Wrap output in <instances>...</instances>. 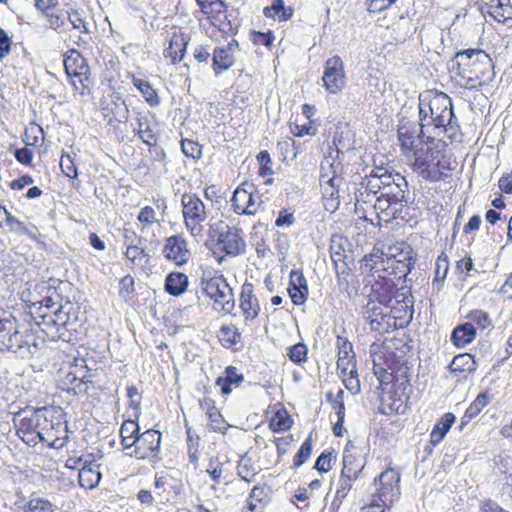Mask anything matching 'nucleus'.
<instances>
[{
  "label": "nucleus",
  "mask_w": 512,
  "mask_h": 512,
  "mask_svg": "<svg viewBox=\"0 0 512 512\" xmlns=\"http://www.w3.org/2000/svg\"><path fill=\"white\" fill-rule=\"evenodd\" d=\"M419 120L422 136L425 135V129L432 127L431 132L435 138L443 133L449 139H454L458 130L452 100L444 92L429 90L419 95Z\"/></svg>",
  "instance_id": "nucleus-1"
},
{
  "label": "nucleus",
  "mask_w": 512,
  "mask_h": 512,
  "mask_svg": "<svg viewBox=\"0 0 512 512\" xmlns=\"http://www.w3.org/2000/svg\"><path fill=\"white\" fill-rule=\"evenodd\" d=\"M51 417V410L47 407L33 408L26 406L14 414L13 423L17 433L22 435V439L35 435L31 438V441L38 438L40 442H47L53 438L51 432L54 429V422Z\"/></svg>",
  "instance_id": "nucleus-2"
},
{
  "label": "nucleus",
  "mask_w": 512,
  "mask_h": 512,
  "mask_svg": "<svg viewBox=\"0 0 512 512\" xmlns=\"http://www.w3.org/2000/svg\"><path fill=\"white\" fill-rule=\"evenodd\" d=\"M201 290L213 301L214 310L232 314L235 309L234 294L223 275L202 278Z\"/></svg>",
  "instance_id": "nucleus-3"
},
{
  "label": "nucleus",
  "mask_w": 512,
  "mask_h": 512,
  "mask_svg": "<svg viewBox=\"0 0 512 512\" xmlns=\"http://www.w3.org/2000/svg\"><path fill=\"white\" fill-rule=\"evenodd\" d=\"M184 224L192 236H201L208 213L203 201L193 193H184L181 197Z\"/></svg>",
  "instance_id": "nucleus-4"
},
{
  "label": "nucleus",
  "mask_w": 512,
  "mask_h": 512,
  "mask_svg": "<svg viewBox=\"0 0 512 512\" xmlns=\"http://www.w3.org/2000/svg\"><path fill=\"white\" fill-rule=\"evenodd\" d=\"M458 66L468 65L472 66V70L477 79L483 82H491L495 77L494 64L490 56L480 49H467L456 53Z\"/></svg>",
  "instance_id": "nucleus-5"
},
{
  "label": "nucleus",
  "mask_w": 512,
  "mask_h": 512,
  "mask_svg": "<svg viewBox=\"0 0 512 512\" xmlns=\"http://www.w3.org/2000/svg\"><path fill=\"white\" fill-rule=\"evenodd\" d=\"M44 340H38L33 334H21L19 328L17 332L10 333L0 344V351H9L22 359H29L35 356Z\"/></svg>",
  "instance_id": "nucleus-6"
},
{
  "label": "nucleus",
  "mask_w": 512,
  "mask_h": 512,
  "mask_svg": "<svg viewBox=\"0 0 512 512\" xmlns=\"http://www.w3.org/2000/svg\"><path fill=\"white\" fill-rule=\"evenodd\" d=\"M398 139L401 143V147L404 154L414 151L418 148V143H431L435 137L431 131L425 129V135L421 133V121L419 124L414 122H402L398 128Z\"/></svg>",
  "instance_id": "nucleus-7"
},
{
  "label": "nucleus",
  "mask_w": 512,
  "mask_h": 512,
  "mask_svg": "<svg viewBox=\"0 0 512 512\" xmlns=\"http://www.w3.org/2000/svg\"><path fill=\"white\" fill-rule=\"evenodd\" d=\"M399 482L400 473L394 469H387L374 480L376 492L373 495L384 504L392 505L400 495Z\"/></svg>",
  "instance_id": "nucleus-8"
},
{
  "label": "nucleus",
  "mask_w": 512,
  "mask_h": 512,
  "mask_svg": "<svg viewBox=\"0 0 512 512\" xmlns=\"http://www.w3.org/2000/svg\"><path fill=\"white\" fill-rule=\"evenodd\" d=\"M390 180H385L382 186V197H387L390 201H394L402 208L404 204L409 202L408 183L404 176L395 171L386 168V175Z\"/></svg>",
  "instance_id": "nucleus-9"
},
{
  "label": "nucleus",
  "mask_w": 512,
  "mask_h": 512,
  "mask_svg": "<svg viewBox=\"0 0 512 512\" xmlns=\"http://www.w3.org/2000/svg\"><path fill=\"white\" fill-rule=\"evenodd\" d=\"M324 86L330 93H338L345 86L343 61L339 56L327 59L322 77Z\"/></svg>",
  "instance_id": "nucleus-10"
},
{
  "label": "nucleus",
  "mask_w": 512,
  "mask_h": 512,
  "mask_svg": "<svg viewBox=\"0 0 512 512\" xmlns=\"http://www.w3.org/2000/svg\"><path fill=\"white\" fill-rule=\"evenodd\" d=\"M135 449L132 452L137 459H146L155 456L161 444V433L154 429H148L139 433L134 439Z\"/></svg>",
  "instance_id": "nucleus-11"
},
{
  "label": "nucleus",
  "mask_w": 512,
  "mask_h": 512,
  "mask_svg": "<svg viewBox=\"0 0 512 512\" xmlns=\"http://www.w3.org/2000/svg\"><path fill=\"white\" fill-rule=\"evenodd\" d=\"M348 241L340 236H333L330 244V257L334 264L335 272L339 281H346L350 268L348 264V255L346 252Z\"/></svg>",
  "instance_id": "nucleus-12"
},
{
  "label": "nucleus",
  "mask_w": 512,
  "mask_h": 512,
  "mask_svg": "<svg viewBox=\"0 0 512 512\" xmlns=\"http://www.w3.org/2000/svg\"><path fill=\"white\" fill-rule=\"evenodd\" d=\"M242 230L237 227L225 226V230L218 235V245L221 249L231 256H238L245 252L246 244L242 236Z\"/></svg>",
  "instance_id": "nucleus-13"
},
{
  "label": "nucleus",
  "mask_w": 512,
  "mask_h": 512,
  "mask_svg": "<svg viewBox=\"0 0 512 512\" xmlns=\"http://www.w3.org/2000/svg\"><path fill=\"white\" fill-rule=\"evenodd\" d=\"M163 255L177 266L186 264L190 259V251L186 240L180 235H173L165 240Z\"/></svg>",
  "instance_id": "nucleus-14"
},
{
  "label": "nucleus",
  "mask_w": 512,
  "mask_h": 512,
  "mask_svg": "<svg viewBox=\"0 0 512 512\" xmlns=\"http://www.w3.org/2000/svg\"><path fill=\"white\" fill-rule=\"evenodd\" d=\"M65 72L69 77H77L83 84L89 79L90 68L86 59L75 49L69 50L64 58Z\"/></svg>",
  "instance_id": "nucleus-15"
},
{
  "label": "nucleus",
  "mask_w": 512,
  "mask_h": 512,
  "mask_svg": "<svg viewBox=\"0 0 512 512\" xmlns=\"http://www.w3.org/2000/svg\"><path fill=\"white\" fill-rule=\"evenodd\" d=\"M290 281L288 287L289 296L293 304L303 305L308 296V284L303 272L295 269L290 272Z\"/></svg>",
  "instance_id": "nucleus-16"
},
{
  "label": "nucleus",
  "mask_w": 512,
  "mask_h": 512,
  "mask_svg": "<svg viewBox=\"0 0 512 512\" xmlns=\"http://www.w3.org/2000/svg\"><path fill=\"white\" fill-rule=\"evenodd\" d=\"M240 308L246 321H253L259 315V302L253 293V285L250 283H245L242 286Z\"/></svg>",
  "instance_id": "nucleus-17"
},
{
  "label": "nucleus",
  "mask_w": 512,
  "mask_h": 512,
  "mask_svg": "<svg viewBox=\"0 0 512 512\" xmlns=\"http://www.w3.org/2000/svg\"><path fill=\"white\" fill-rule=\"evenodd\" d=\"M190 37L185 33H174L170 39L169 46L163 54L166 59H170L171 64L175 65L181 62L186 53Z\"/></svg>",
  "instance_id": "nucleus-18"
},
{
  "label": "nucleus",
  "mask_w": 512,
  "mask_h": 512,
  "mask_svg": "<svg viewBox=\"0 0 512 512\" xmlns=\"http://www.w3.org/2000/svg\"><path fill=\"white\" fill-rule=\"evenodd\" d=\"M362 317L369 323L371 330L380 332L384 329V320L386 315L383 312L381 303L368 299L362 307Z\"/></svg>",
  "instance_id": "nucleus-19"
},
{
  "label": "nucleus",
  "mask_w": 512,
  "mask_h": 512,
  "mask_svg": "<svg viewBox=\"0 0 512 512\" xmlns=\"http://www.w3.org/2000/svg\"><path fill=\"white\" fill-rule=\"evenodd\" d=\"M386 175V168L375 167L371 173L361 178L359 186L370 191L373 194H382V186L385 180H389Z\"/></svg>",
  "instance_id": "nucleus-20"
},
{
  "label": "nucleus",
  "mask_w": 512,
  "mask_h": 512,
  "mask_svg": "<svg viewBox=\"0 0 512 512\" xmlns=\"http://www.w3.org/2000/svg\"><path fill=\"white\" fill-rule=\"evenodd\" d=\"M78 480L83 488L93 489L101 480L99 466L85 462L79 470Z\"/></svg>",
  "instance_id": "nucleus-21"
},
{
  "label": "nucleus",
  "mask_w": 512,
  "mask_h": 512,
  "mask_svg": "<svg viewBox=\"0 0 512 512\" xmlns=\"http://www.w3.org/2000/svg\"><path fill=\"white\" fill-rule=\"evenodd\" d=\"M476 336V330L472 323L457 326L451 335V341L458 348H464L470 344Z\"/></svg>",
  "instance_id": "nucleus-22"
},
{
  "label": "nucleus",
  "mask_w": 512,
  "mask_h": 512,
  "mask_svg": "<svg viewBox=\"0 0 512 512\" xmlns=\"http://www.w3.org/2000/svg\"><path fill=\"white\" fill-rule=\"evenodd\" d=\"M188 286V277L181 272H171L165 279V291L172 296H180Z\"/></svg>",
  "instance_id": "nucleus-23"
},
{
  "label": "nucleus",
  "mask_w": 512,
  "mask_h": 512,
  "mask_svg": "<svg viewBox=\"0 0 512 512\" xmlns=\"http://www.w3.org/2000/svg\"><path fill=\"white\" fill-rule=\"evenodd\" d=\"M455 415L453 413H445L440 420L434 425L430 433V442L436 446L444 439L445 435L455 422Z\"/></svg>",
  "instance_id": "nucleus-24"
},
{
  "label": "nucleus",
  "mask_w": 512,
  "mask_h": 512,
  "mask_svg": "<svg viewBox=\"0 0 512 512\" xmlns=\"http://www.w3.org/2000/svg\"><path fill=\"white\" fill-rule=\"evenodd\" d=\"M235 62L233 54L224 47H217L213 51L212 67L216 75L230 69Z\"/></svg>",
  "instance_id": "nucleus-25"
},
{
  "label": "nucleus",
  "mask_w": 512,
  "mask_h": 512,
  "mask_svg": "<svg viewBox=\"0 0 512 512\" xmlns=\"http://www.w3.org/2000/svg\"><path fill=\"white\" fill-rule=\"evenodd\" d=\"M244 377L237 372L236 367L228 366L224 371V376H220L216 380V385L220 387L222 394L228 395L231 393V385H239L243 382Z\"/></svg>",
  "instance_id": "nucleus-26"
},
{
  "label": "nucleus",
  "mask_w": 512,
  "mask_h": 512,
  "mask_svg": "<svg viewBox=\"0 0 512 512\" xmlns=\"http://www.w3.org/2000/svg\"><path fill=\"white\" fill-rule=\"evenodd\" d=\"M349 444L346 445L343 454V468L341 474L346 477L358 479L361 475L364 464L358 461L348 449Z\"/></svg>",
  "instance_id": "nucleus-27"
},
{
  "label": "nucleus",
  "mask_w": 512,
  "mask_h": 512,
  "mask_svg": "<svg viewBox=\"0 0 512 512\" xmlns=\"http://www.w3.org/2000/svg\"><path fill=\"white\" fill-rule=\"evenodd\" d=\"M252 188V184L243 183L234 191L231 202L236 214L243 215L247 211L249 191Z\"/></svg>",
  "instance_id": "nucleus-28"
},
{
  "label": "nucleus",
  "mask_w": 512,
  "mask_h": 512,
  "mask_svg": "<svg viewBox=\"0 0 512 512\" xmlns=\"http://www.w3.org/2000/svg\"><path fill=\"white\" fill-rule=\"evenodd\" d=\"M67 385L66 391L74 396L85 395L88 393L89 383L85 376L82 378L77 377L73 373H68L63 381Z\"/></svg>",
  "instance_id": "nucleus-29"
},
{
  "label": "nucleus",
  "mask_w": 512,
  "mask_h": 512,
  "mask_svg": "<svg viewBox=\"0 0 512 512\" xmlns=\"http://www.w3.org/2000/svg\"><path fill=\"white\" fill-rule=\"evenodd\" d=\"M264 15L268 18L278 17L279 21H286L293 15V9L286 7L283 0H273L269 7L264 8Z\"/></svg>",
  "instance_id": "nucleus-30"
},
{
  "label": "nucleus",
  "mask_w": 512,
  "mask_h": 512,
  "mask_svg": "<svg viewBox=\"0 0 512 512\" xmlns=\"http://www.w3.org/2000/svg\"><path fill=\"white\" fill-rule=\"evenodd\" d=\"M356 479L343 476L340 474V478L337 484V489L335 493V497L331 503V509L338 510L341 506L343 500L347 497L349 491L351 490L353 486V482Z\"/></svg>",
  "instance_id": "nucleus-31"
},
{
  "label": "nucleus",
  "mask_w": 512,
  "mask_h": 512,
  "mask_svg": "<svg viewBox=\"0 0 512 512\" xmlns=\"http://www.w3.org/2000/svg\"><path fill=\"white\" fill-rule=\"evenodd\" d=\"M412 152L415 157L413 169L417 171L424 179H430L432 181L438 180L436 175H431L429 170V157H423V148H416Z\"/></svg>",
  "instance_id": "nucleus-32"
},
{
  "label": "nucleus",
  "mask_w": 512,
  "mask_h": 512,
  "mask_svg": "<svg viewBox=\"0 0 512 512\" xmlns=\"http://www.w3.org/2000/svg\"><path fill=\"white\" fill-rule=\"evenodd\" d=\"M135 130L145 144L148 146L154 145L153 142H156V135L147 116L140 115L137 117V128Z\"/></svg>",
  "instance_id": "nucleus-33"
},
{
  "label": "nucleus",
  "mask_w": 512,
  "mask_h": 512,
  "mask_svg": "<svg viewBox=\"0 0 512 512\" xmlns=\"http://www.w3.org/2000/svg\"><path fill=\"white\" fill-rule=\"evenodd\" d=\"M267 503V493L264 487L255 486L247 499L248 508L252 512H261Z\"/></svg>",
  "instance_id": "nucleus-34"
},
{
  "label": "nucleus",
  "mask_w": 512,
  "mask_h": 512,
  "mask_svg": "<svg viewBox=\"0 0 512 512\" xmlns=\"http://www.w3.org/2000/svg\"><path fill=\"white\" fill-rule=\"evenodd\" d=\"M133 85L140 90L150 106H157L160 104V98L158 94L148 81L134 77Z\"/></svg>",
  "instance_id": "nucleus-35"
},
{
  "label": "nucleus",
  "mask_w": 512,
  "mask_h": 512,
  "mask_svg": "<svg viewBox=\"0 0 512 512\" xmlns=\"http://www.w3.org/2000/svg\"><path fill=\"white\" fill-rule=\"evenodd\" d=\"M19 328L18 321L11 313L0 311V344L3 340Z\"/></svg>",
  "instance_id": "nucleus-36"
},
{
  "label": "nucleus",
  "mask_w": 512,
  "mask_h": 512,
  "mask_svg": "<svg viewBox=\"0 0 512 512\" xmlns=\"http://www.w3.org/2000/svg\"><path fill=\"white\" fill-rule=\"evenodd\" d=\"M37 325L50 339H62V332L58 331V327L56 326V319L54 318L53 314L42 315L41 321L37 322Z\"/></svg>",
  "instance_id": "nucleus-37"
},
{
  "label": "nucleus",
  "mask_w": 512,
  "mask_h": 512,
  "mask_svg": "<svg viewBox=\"0 0 512 512\" xmlns=\"http://www.w3.org/2000/svg\"><path fill=\"white\" fill-rule=\"evenodd\" d=\"M219 340L226 348H231L241 340V333L235 326H222L219 330Z\"/></svg>",
  "instance_id": "nucleus-38"
},
{
  "label": "nucleus",
  "mask_w": 512,
  "mask_h": 512,
  "mask_svg": "<svg viewBox=\"0 0 512 512\" xmlns=\"http://www.w3.org/2000/svg\"><path fill=\"white\" fill-rule=\"evenodd\" d=\"M452 372H471L475 370V361L471 354H459L455 356L450 364Z\"/></svg>",
  "instance_id": "nucleus-39"
},
{
  "label": "nucleus",
  "mask_w": 512,
  "mask_h": 512,
  "mask_svg": "<svg viewBox=\"0 0 512 512\" xmlns=\"http://www.w3.org/2000/svg\"><path fill=\"white\" fill-rule=\"evenodd\" d=\"M343 178L333 170L332 178L329 179V184H322V194L325 198H330L332 201L337 200L339 197V186L342 184Z\"/></svg>",
  "instance_id": "nucleus-40"
},
{
  "label": "nucleus",
  "mask_w": 512,
  "mask_h": 512,
  "mask_svg": "<svg viewBox=\"0 0 512 512\" xmlns=\"http://www.w3.org/2000/svg\"><path fill=\"white\" fill-rule=\"evenodd\" d=\"M414 262L411 257H405L404 260H392L390 268H392V274L398 279L406 278L410 273Z\"/></svg>",
  "instance_id": "nucleus-41"
},
{
  "label": "nucleus",
  "mask_w": 512,
  "mask_h": 512,
  "mask_svg": "<svg viewBox=\"0 0 512 512\" xmlns=\"http://www.w3.org/2000/svg\"><path fill=\"white\" fill-rule=\"evenodd\" d=\"M52 314L56 319V326L58 327V331L62 332V339L65 340L66 332L73 329L70 322L69 313L64 311L63 307H60Z\"/></svg>",
  "instance_id": "nucleus-42"
},
{
  "label": "nucleus",
  "mask_w": 512,
  "mask_h": 512,
  "mask_svg": "<svg viewBox=\"0 0 512 512\" xmlns=\"http://www.w3.org/2000/svg\"><path fill=\"white\" fill-rule=\"evenodd\" d=\"M125 256L133 263L138 264L142 259H145V262H148L150 259V254L146 251L141 244H134L132 246H128L126 248Z\"/></svg>",
  "instance_id": "nucleus-43"
},
{
  "label": "nucleus",
  "mask_w": 512,
  "mask_h": 512,
  "mask_svg": "<svg viewBox=\"0 0 512 512\" xmlns=\"http://www.w3.org/2000/svg\"><path fill=\"white\" fill-rule=\"evenodd\" d=\"M68 21L72 27L83 33H89L88 23L84 17V12L79 10H71L67 12Z\"/></svg>",
  "instance_id": "nucleus-44"
},
{
  "label": "nucleus",
  "mask_w": 512,
  "mask_h": 512,
  "mask_svg": "<svg viewBox=\"0 0 512 512\" xmlns=\"http://www.w3.org/2000/svg\"><path fill=\"white\" fill-rule=\"evenodd\" d=\"M207 415L211 422V428L215 432H221L224 433L226 430V426L224 423V419L219 412V410L214 406H208L207 407Z\"/></svg>",
  "instance_id": "nucleus-45"
},
{
  "label": "nucleus",
  "mask_w": 512,
  "mask_h": 512,
  "mask_svg": "<svg viewBox=\"0 0 512 512\" xmlns=\"http://www.w3.org/2000/svg\"><path fill=\"white\" fill-rule=\"evenodd\" d=\"M25 512H54L50 501L42 498H32L28 501Z\"/></svg>",
  "instance_id": "nucleus-46"
},
{
  "label": "nucleus",
  "mask_w": 512,
  "mask_h": 512,
  "mask_svg": "<svg viewBox=\"0 0 512 512\" xmlns=\"http://www.w3.org/2000/svg\"><path fill=\"white\" fill-rule=\"evenodd\" d=\"M398 204L394 201H390L389 199H387V197H382V195H378L377 198H376V201L375 203L373 204V209L376 211V212H381V213H384V212H388L389 210H393L392 212V216L394 218L397 217V213L399 212L400 209H397L396 206Z\"/></svg>",
  "instance_id": "nucleus-47"
},
{
  "label": "nucleus",
  "mask_w": 512,
  "mask_h": 512,
  "mask_svg": "<svg viewBox=\"0 0 512 512\" xmlns=\"http://www.w3.org/2000/svg\"><path fill=\"white\" fill-rule=\"evenodd\" d=\"M312 452V439L308 437L300 446L298 452L294 456L293 463L294 466L300 467L305 463V461L310 457Z\"/></svg>",
  "instance_id": "nucleus-48"
},
{
  "label": "nucleus",
  "mask_w": 512,
  "mask_h": 512,
  "mask_svg": "<svg viewBox=\"0 0 512 512\" xmlns=\"http://www.w3.org/2000/svg\"><path fill=\"white\" fill-rule=\"evenodd\" d=\"M139 425L134 420H126L120 427L121 442L126 439H135L139 435Z\"/></svg>",
  "instance_id": "nucleus-49"
},
{
  "label": "nucleus",
  "mask_w": 512,
  "mask_h": 512,
  "mask_svg": "<svg viewBox=\"0 0 512 512\" xmlns=\"http://www.w3.org/2000/svg\"><path fill=\"white\" fill-rule=\"evenodd\" d=\"M377 196L378 195L373 194L370 191L358 185L355 191L356 209L359 210V207L362 204H369L371 207H373V204L375 203Z\"/></svg>",
  "instance_id": "nucleus-50"
},
{
  "label": "nucleus",
  "mask_w": 512,
  "mask_h": 512,
  "mask_svg": "<svg viewBox=\"0 0 512 512\" xmlns=\"http://www.w3.org/2000/svg\"><path fill=\"white\" fill-rule=\"evenodd\" d=\"M469 323L478 325L481 329H486L492 325V320L487 312L482 310H473L468 316Z\"/></svg>",
  "instance_id": "nucleus-51"
},
{
  "label": "nucleus",
  "mask_w": 512,
  "mask_h": 512,
  "mask_svg": "<svg viewBox=\"0 0 512 512\" xmlns=\"http://www.w3.org/2000/svg\"><path fill=\"white\" fill-rule=\"evenodd\" d=\"M257 161L260 164L259 175L262 177L271 176L272 170V159L267 151H260L257 155Z\"/></svg>",
  "instance_id": "nucleus-52"
},
{
  "label": "nucleus",
  "mask_w": 512,
  "mask_h": 512,
  "mask_svg": "<svg viewBox=\"0 0 512 512\" xmlns=\"http://www.w3.org/2000/svg\"><path fill=\"white\" fill-rule=\"evenodd\" d=\"M338 357L340 359H355L352 343L342 336H337Z\"/></svg>",
  "instance_id": "nucleus-53"
},
{
  "label": "nucleus",
  "mask_w": 512,
  "mask_h": 512,
  "mask_svg": "<svg viewBox=\"0 0 512 512\" xmlns=\"http://www.w3.org/2000/svg\"><path fill=\"white\" fill-rule=\"evenodd\" d=\"M237 475L246 482H251L254 480L256 473L252 469L250 459L242 458L240 460L237 468Z\"/></svg>",
  "instance_id": "nucleus-54"
},
{
  "label": "nucleus",
  "mask_w": 512,
  "mask_h": 512,
  "mask_svg": "<svg viewBox=\"0 0 512 512\" xmlns=\"http://www.w3.org/2000/svg\"><path fill=\"white\" fill-rule=\"evenodd\" d=\"M307 351L305 344L297 343L289 348L288 356L292 362L300 364L307 360Z\"/></svg>",
  "instance_id": "nucleus-55"
},
{
  "label": "nucleus",
  "mask_w": 512,
  "mask_h": 512,
  "mask_svg": "<svg viewBox=\"0 0 512 512\" xmlns=\"http://www.w3.org/2000/svg\"><path fill=\"white\" fill-rule=\"evenodd\" d=\"M137 220L142 224V229L158 222L155 211L151 206L141 208L137 216Z\"/></svg>",
  "instance_id": "nucleus-56"
},
{
  "label": "nucleus",
  "mask_w": 512,
  "mask_h": 512,
  "mask_svg": "<svg viewBox=\"0 0 512 512\" xmlns=\"http://www.w3.org/2000/svg\"><path fill=\"white\" fill-rule=\"evenodd\" d=\"M182 152L192 159H198L201 157L202 149L201 146L192 140L183 139L181 142Z\"/></svg>",
  "instance_id": "nucleus-57"
},
{
  "label": "nucleus",
  "mask_w": 512,
  "mask_h": 512,
  "mask_svg": "<svg viewBox=\"0 0 512 512\" xmlns=\"http://www.w3.org/2000/svg\"><path fill=\"white\" fill-rule=\"evenodd\" d=\"M60 167L65 176L69 178H77V168L69 154H62L60 159Z\"/></svg>",
  "instance_id": "nucleus-58"
},
{
  "label": "nucleus",
  "mask_w": 512,
  "mask_h": 512,
  "mask_svg": "<svg viewBox=\"0 0 512 512\" xmlns=\"http://www.w3.org/2000/svg\"><path fill=\"white\" fill-rule=\"evenodd\" d=\"M2 209L6 215V222L10 226L11 230L19 234L30 235V231L23 222L14 217L5 207H2Z\"/></svg>",
  "instance_id": "nucleus-59"
},
{
  "label": "nucleus",
  "mask_w": 512,
  "mask_h": 512,
  "mask_svg": "<svg viewBox=\"0 0 512 512\" xmlns=\"http://www.w3.org/2000/svg\"><path fill=\"white\" fill-rule=\"evenodd\" d=\"M489 403V396L487 392H482L478 394L476 399L469 405L466 409L469 411L472 416H477L484 407H486Z\"/></svg>",
  "instance_id": "nucleus-60"
},
{
  "label": "nucleus",
  "mask_w": 512,
  "mask_h": 512,
  "mask_svg": "<svg viewBox=\"0 0 512 512\" xmlns=\"http://www.w3.org/2000/svg\"><path fill=\"white\" fill-rule=\"evenodd\" d=\"M339 164L335 165L333 162H330L329 159H325L321 163V172H320V186L322 184H329V179L332 178L333 170L337 171Z\"/></svg>",
  "instance_id": "nucleus-61"
},
{
  "label": "nucleus",
  "mask_w": 512,
  "mask_h": 512,
  "mask_svg": "<svg viewBox=\"0 0 512 512\" xmlns=\"http://www.w3.org/2000/svg\"><path fill=\"white\" fill-rule=\"evenodd\" d=\"M449 269L447 255H440L436 261L435 281H443L446 278Z\"/></svg>",
  "instance_id": "nucleus-62"
},
{
  "label": "nucleus",
  "mask_w": 512,
  "mask_h": 512,
  "mask_svg": "<svg viewBox=\"0 0 512 512\" xmlns=\"http://www.w3.org/2000/svg\"><path fill=\"white\" fill-rule=\"evenodd\" d=\"M473 269V262L470 257H465L456 262V273L459 275V279L464 281L468 276L469 272Z\"/></svg>",
  "instance_id": "nucleus-63"
},
{
  "label": "nucleus",
  "mask_w": 512,
  "mask_h": 512,
  "mask_svg": "<svg viewBox=\"0 0 512 512\" xmlns=\"http://www.w3.org/2000/svg\"><path fill=\"white\" fill-rule=\"evenodd\" d=\"M391 504H384L379 501L375 495H371V501L368 505L361 508V512H385V509H389Z\"/></svg>",
  "instance_id": "nucleus-64"
}]
</instances>
